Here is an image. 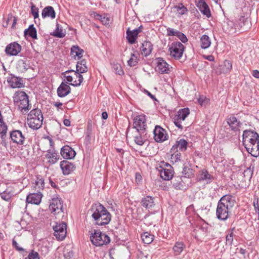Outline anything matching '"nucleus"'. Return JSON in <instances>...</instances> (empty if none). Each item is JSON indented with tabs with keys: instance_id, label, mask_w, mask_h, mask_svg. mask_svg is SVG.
Returning <instances> with one entry per match:
<instances>
[{
	"instance_id": "61",
	"label": "nucleus",
	"mask_w": 259,
	"mask_h": 259,
	"mask_svg": "<svg viewBox=\"0 0 259 259\" xmlns=\"http://www.w3.org/2000/svg\"><path fill=\"white\" fill-rule=\"evenodd\" d=\"M64 124L65 126H69L70 125V121L68 119H65L63 121Z\"/></svg>"
},
{
	"instance_id": "15",
	"label": "nucleus",
	"mask_w": 259,
	"mask_h": 259,
	"mask_svg": "<svg viewBox=\"0 0 259 259\" xmlns=\"http://www.w3.org/2000/svg\"><path fill=\"white\" fill-rule=\"evenodd\" d=\"M21 50V46L17 42H13L8 45L5 49L6 53L9 56H16Z\"/></svg>"
},
{
	"instance_id": "44",
	"label": "nucleus",
	"mask_w": 259,
	"mask_h": 259,
	"mask_svg": "<svg viewBox=\"0 0 259 259\" xmlns=\"http://www.w3.org/2000/svg\"><path fill=\"white\" fill-rule=\"evenodd\" d=\"M183 174L185 178H191L194 175L193 169L186 166H185L183 168Z\"/></svg>"
},
{
	"instance_id": "57",
	"label": "nucleus",
	"mask_w": 259,
	"mask_h": 259,
	"mask_svg": "<svg viewBox=\"0 0 259 259\" xmlns=\"http://www.w3.org/2000/svg\"><path fill=\"white\" fill-rule=\"evenodd\" d=\"M12 245L13 246H14L16 249L18 250V251H23L24 249L22 247H21L19 246L18 244L17 243V242H16V240H15L14 239H13L12 240Z\"/></svg>"
},
{
	"instance_id": "59",
	"label": "nucleus",
	"mask_w": 259,
	"mask_h": 259,
	"mask_svg": "<svg viewBox=\"0 0 259 259\" xmlns=\"http://www.w3.org/2000/svg\"><path fill=\"white\" fill-rule=\"evenodd\" d=\"M204 58L210 61H213L214 60V57L212 55L204 56Z\"/></svg>"
},
{
	"instance_id": "56",
	"label": "nucleus",
	"mask_w": 259,
	"mask_h": 259,
	"mask_svg": "<svg viewBox=\"0 0 259 259\" xmlns=\"http://www.w3.org/2000/svg\"><path fill=\"white\" fill-rule=\"evenodd\" d=\"M90 15L92 18H94L96 20L100 21V20L102 19V15L97 13L96 12H92L91 13Z\"/></svg>"
},
{
	"instance_id": "33",
	"label": "nucleus",
	"mask_w": 259,
	"mask_h": 259,
	"mask_svg": "<svg viewBox=\"0 0 259 259\" xmlns=\"http://www.w3.org/2000/svg\"><path fill=\"white\" fill-rule=\"evenodd\" d=\"M227 123L231 127L232 130L237 131L240 126V122L234 116H231L228 118Z\"/></svg>"
},
{
	"instance_id": "55",
	"label": "nucleus",
	"mask_w": 259,
	"mask_h": 259,
	"mask_svg": "<svg viewBox=\"0 0 259 259\" xmlns=\"http://www.w3.org/2000/svg\"><path fill=\"white\" fill-rule=\"evenodd\" d=\"M182 121H183L182 120L179 119L176 117L174 118V123L175 125L181 130L183 129V126L182 125Z\"/></svg>"
},
{
	"instance_id": "47",
	"label": "nucleus",
	"mask_w": 259,
	"mask_h": 259,
	"mask_svg": "<svg viewBox=\"0 0 259 259\" xmlns=\"http://www.w3.org/2000/svg\"><path fill=\"white\" fill-rule=\"evenodd\" d=\"M179 31L170 27L166 28V36H177Z\"/></svg>"
},
{
	"instance_id": "26",
	"label": "nucleus",
	"mask_w": 259,
	"mask_h": 259,
	"mask_svg": "<svg viewBox=\"0 0 259 259\" xmlns=\"http://www.w3.org/2000/svg\"><path fill=\"white\" fill-rule=\"evenodd\" d=\"M154 198L150 196H147L142 198V205L147 209H151L155 205Z\"/></svg>"
},
{
	"instance_id": "40",
	"label": "nucleus",
	"mask_w": 259,
	"mask_h": 259,
	"mask_svg": "<svg viewBox=\"0 0 259 259\" xmlns=\"http://www.w3.org/2000/svg\"><path fill=\"white\" fill-rule=\"evenodd\" d=\"M212 180L211 176L206 170L202 171L200 177L198 178V181L201 182L202 181H205L207 183H209Z\"/></svg>"
},
{
	"instance_id": "23",
	"label": "nucleus",
	"mask_w": 259,
	"mask_h": 259,
	"mask_svg": "<svg viewBox=\"0 0 259 259\" xmlns=\"http://www.w3.org/2000/svg\"><path fill=\"white\" fill-rule=\"evenodd\" d=\"M9 85L13 88H20L23 87V82L21 78L11 75L7 79Z\"/></svg>"
},
{
	"instance_id": "54",
	"label": "nucleus",
	"mask_w": 259,
	"mask_h": 259,
	"mask_svg": "<svg viewBox=\"0 0 259 259\" xmlns=\"http://www.w3.org/2000/svg\"><path fill=\"white\" fill-rule=\"evenodd\" d=\"M177 37H178L184 43L188 41L186 36L180 31L179 32Z\"/></svg>"
},
{
	"instance_id": "17",
	"label": "nucleus",
	"mask_w": 259,
	"mask_h": 259,
	"mask_svg": "<svg viewBox=\"0 0 259 259\" xmlns=\"http://www.w3.org/2000/svg\"><path fill=\"white\" fill-rule=\"evenodd\" d=\"M157 69L161 74L168 73L170 71V65L162 58H157Z\"/></svg>"
},
{
	"instance_id": "50",
	"label": "nucleus",
	"mask_w": 259,
	"mask_h": 259,
	"mask_svg": "<svg viewBox=\"0 0 259 259\" xmlns=\"http://www.w3.org/2000/svg\"><path fill=\"white\" fill-rule=\"evenodd\" d=\"M137 63V57L134 54H132L131 58L127 62L128 65L131 67L135 66Z\"/></svg>"
},
{
	"instance_id": "12",
	"label": "nucleus",
	"mask_w": 259,
	"mask_h": 259,
	"mask_svg": "<svg viewBox=\"0 0 259 259\" xmlns=\"http://www.w3.org/2000/svg\"><path fill=\"white\" fill-rule=\"evenodd\" d=\"M154 138L157 142H162L167 139L166 131L159 125H156L153 131Z\"/></svg>"
},
{
	"instance_id": "31",
	"label": "nucleus",
	"mask_w": 259,
	"mask_h": 259,
	"mask_svg": "<svg viewBox=\"0 0 259 259\" xmlns=\"http://www.w3.org/2000/svg\"><path fill=\"white\" fill-rule=\"evenodd\" d=\"M245 148L251 156L255 157L259 156V142H258V143H255V144H251L250 147H246Z\"/></svg>"
},
{
	"instance_id": "42",
	"label": "nucleus",
	"mask_w": 259,
	"mask_h": 259,
	"mask_svg": "<svg viewBox=\"0 0 259 259\" xmlns=\"http://www.w3.org/2000/svg\"><path fill=\"white\" fill-rule=\"evenodd\" d=\"M232 67V63L229 60H225L222 66L221 69L223 73H227L231 70Z\"/></svg>"
},
{
	"instance_id": "37",
	"label": "nucleus",
	"mask_w": 259,
	"mask_h": 259,
	"mask_svg": "<svg viewBox=\"0 0 259 259\" xmlns=\"http://www.w3.org/2000/svg\"><path fill=\"white\" fill-rule=\"evenodd\" d=\"M86 61L82 60L80 62H77L76 64V71L79 73H83L87 72L88 68L86 66Z\"/></svg>"
},
{
	"instance_id": "53",
	"label": "nucleus",
	"mask_w": 259,
	"mask_h": 259,
	"mask_svg": "<svg viewBox=\"0 0 259 259\" xmlns=\"http://www.w3.org/2000/svg\"><path fill=\"white\" fill-rule=\"evenodd\" d=\"M28 257L29 259H39V255L37 252L34 250H31V251L29 253Z\"/></svg>"
},
{
	"instance_id": "45",
	"label": "nucleus",
	"mask_w": 259,
	"mask_h": 259,
	"mask_svg": "<svg viewBox=\"0 0 259 259\" xmlns=\"http://www.w3.org/2000/svg\"><path fill=\"white\" fill-rule=\"evenodd\" d=\"M112 69L116 74L120 75L123 74V71L120 64L118 63H113L112 65Z\"/></svg>"
},
{
	"instance_id": "41",
	"label": "nucleus",
	"mask_w": 259,
	"mask_h": 259,
	"mask_svg": "<svg viewBox=\"0 0 259 259\" xmlns=\"http://www.w3.org/2000/svg\"><path fill=\"white\" fill-rule=\"evenodd\" d=\"M141 238L143 242L145 244H149L153 240V236L148 232H145L141 235Z\"/></svg>"
},
{
	"instance_id": "58",
	"label": "nucleus",
	"mask_w": 259,
	"mask_h": 259,
	"mask_svg": "<svg viewBox=\"0 0 259 259\" xmlns=\"http://www.w3.org/2000/svg\"><path fill=\"white\" fill-rule=\"evenodd\" d=\"M100 21L104 25H107L109 23L110 19L108 17H103L102 16V19L100 20Z\"/></svg>"
},
{
	"instance_id": "8",
	"label": "nucleus",
	"mask_w": 259,
	"mask_h": 259,
	"mask_svg": "<svg viewBox=\"0 0 259 259\" xmlns=\"http://www.w3.org/2000/svg\"><path fill=\"white\" fill-rule=\"evenodd\" d=\"M168 47V52L171 57L175 59H180L182 57L185 48L182 44L174 42Z\"/></svg>"
},
{
	"instance_id": "35",
	"label": "nucleus",
	"mask_w": 259,
	"mask_h": 259,
	"mask_svg": "<svg viewBox=\"0 0 259 259\" xmlns=\"http://www.w3.org/2000/svg\"><path fill=\"white\" fill-rule=\"evenodd\" d=\"M200 46L202 49L208 48L211 45V40L209 36L206 34L203 35L200 38Z\"/></svg>"
},
{
	"instance_id": "9",
	"label": "nucleus",
	"mask_w": 259,
	"mask_h": 259,
	"mask_svg": "<svg viewBox=\"0 0 259 259\" xmlns=\"http://www.w3.org/2000/svg\"><path fill=\"white\" fill-rule=\"evenodd\" d=\"M133 125L135 131L145 132L146 127V116L143 114L136 116L134 119Z\"/></svg>"
},
{
	"instance_id": "34",
	"label": "nucleus",
	"mask_w": 259,
	"mask_h": 259,
	"mask_svg": "<svg viewBox=\"0 0 259 259\" xmlns=\"http://www.w3.org/2000/svg\"><path fill=\"white\" fill-rule=\"evenodd\" d=\"M35 185L34 188L37 191H40L41 190H43L45 187L44 180L41 176H37L35 180Z\"/></svg>"
},
{
	"instance_id": "22",
	"label": "nucleus",
	"mask_w": 259,
	"mask_h": 259,
	"mask_svg": "<svg viewBox=\"0 0 259 259\" xmlns=\"http://www.w3.org/2000/svg\"><path fill=\"white\" fill-rule=\"evenodd\" d=\"M60 167L64 175L70 174L75 169L74 165L67 160H63L60 162Z\"/></svg>"
},
{
	"instance_id": "11",
	"label": "nucleus",
	"mask_w": 259,
	"mask_h": 259,
	"mask_svg": "<svg viewBox=\"0 0 259 259\" xmlns=\"http://www.w3.org/2000/svg\"><path fill=\"white\" fill-rule=\"evenodd\" d=\"M259 136L256 132L251 131H245L243 134V144L245 147H250L251 142H256V139Z\"/></svg>"
},
{
	"instance_id": "24",
	"label": "nucleus",
	"mask_w": 259,
	"mask_h": 259,
	"mask_svg": "<svg viewBox=\"0 0 259 259\" xmlns=\"http://www.w3.org/2000/svg\"><path fill=\"white\" fill-rule=\"evenodd\" d=\"M200 11L204 15H205L207 18H209L211 16L210 11L209 8L207 4L204 2V0H200L198 1L197 5Z\"/></svg>"
},
{
	"instance_id": "52",
	"label": "nucleus",
	"mask_w": 259,
	"mask_h": 259,
	"mask_svg": "<svg viewBox=\"0 0 259 259\" xmlns=\"http://www.w3.org/2000/svg\"><path fill=\"white\" fill-rule=\"evenodd\" d=\"M233 235L234 234L233 232H231L229 234H228L226 237V244L231 245L232 244L233 241Z\"/></svg>"
},
{
	"instance_id": "19",
	"label": "nucleus",
	"mask_w": 259,
	"mask_h": 259,
	"mask_svg": "<svg viewBox=\"0 0 259 259\" xmlns=\"http://www.w3.org/2000/svg\"><path fill=\"white\" fill-rule=\"evenodd\" d=\"M42 194L40 191L29 194L26 198V202L36 205H38L41 201Z\"/></svg>"
},
{
	"instance_id": "43",
	"label": "nucleus",
	"mask_w": 259,
	"mask_h": 259,
	"mask_svg": "<svg viewBox=\"0 0 259 259\" xmlns=\"http://www.w3.org/2000/svg\"><path fill=\"white\" fill-rule=\"evenodd\" d=\"M175 9L179 14L182 15L186 13L187 12V9L182 4H179L178 5L175 7Z\"/></svg>"
},
{
	"instance_id": "36",
	"label": "nucleus",
	"mask_w": 259,
	"mask_h": 259,
	"mask_svg": "<svg viewBox=\"0 0 259 259\" xmlns=\"http://www.w3.org/2000/svg\"><path fill=\"white\" fill-rule=\"evenodd\" d=\"M189 114V109L188 108L181 109L178 112L176 118L184 121Z\"/></svg>"
},
{
	"instance_id": "49",
	"label": "nucleus",
	"mask_w": 259,
	"mask_h": 259,
	"mask_svg": "<svg viewBox=\"0 0 259 259\" xmlns=\"http://www.w3.org/2000/svg\"><path fill=\"white\" fill-rule=\"evenodd\" d=\"M31 12L34 19L38 18V9L33 4H31Z\"/></svg>"
},
{
	"instance_id": "16",
	"label": "nucleus",
	"mask_w": 259,
	"mask_h": 259,
	"mask_svg": "<svg viewBox=\"0 0 259 259\" xmlns=\"http://www.w3.org/2000/svg\"><path fill=\"white\" fill-rule=\"evenodd\" d=\"M59 155L54 149L48 150L45 155V158L50 164L56 163L59 159Z\"/></svg>"
},
{
	"instance_id": "60",
	"label": "nucleus",
	"mask_w": 259,
	"mask_h": 259,
	"mask_svg": "<svg viewBox=\"0 0 259 259\" xmlns=\"http://www.w3.org/2000/svg\"><path fill=\"white\" fill-rule=\"evenodd\" d=\"M252 75L256 78H259V71L257 70H253Z\"/></svg>"
},
{
	"instance_id": "28",
	"label": "nucleus",
	"mask_w": 259,
	"mask_h": 259,
	"mask_svg": "<svg viewBox=\"0 0 259 259\" xmlns=\"http://www.w3.org/2000/svg\"><path fill=\"white\" fill-rule=\"evenodd\" d=\"M188 146V142L186 140L181 139L178 140L176 144L171 148V150H175L176 149H179L181 151H185L187 150Z\"/></svg>"
},
{
	"instance_id": "2",
	"label": "nucleus",
	"mask_w": 259,
	"mask_h": 259,
	"mask_svg": "<svg viewBox=\"0 0 259 259\" xmlns=\"http://www.w3.org/2000/svg\"><path fill=\"white\" fill-rule=\"evenodd\" d=\"M92 218L95 224L99 226L107 225L111 221V215L106 208L101 204H96L92 207Z\"/></svg>"
},
{
	"instance_id": "46",
	"label": "nucleus",
	"mask_w": 259,
	"mask_h": 259,
	"mask_svg": "<svg viewBox=\"0 0 259 259\" xmlns=\"http://www.w3.org/2000/svg\"><path fill=\"white\" fill-rule=\"evenodd\" d=\"M52 35L54 36L59 37V38H63L65 36V33H64L61 29H59V26L57 24V27L55 30L52 33Z\"/></svg>"
},
{
	"instance_id": "27",
	"label": "nucleus",
	"mask_w": 259,
	"mask_h": 259,
	"mask_svg": "<svg viewBox=\"0 0 259 259\" xmlns=\"http://www.w3.org/2000/svg\"><path fill=\"white\" fill-rule=\"evenodd\" d=\"M152 49L151 43L148 41H144L140 48L142 54L145 57L151 54Z\"/></svg>"
},
{
	"instance_id": "32",
	"label": "nucleus",
	"mask_w": 259,
	"mask_h": 259,
	"mask_svg": "<svg viewBox=\"0 0 259 259\" xmlns=\"http://www.w3.org/2000/svg\"><path fill=\"white\" fill-rule=\"evenodd\" d=\"M83 53V50L77 46H73L71 49V55L72 57L77 59L81 58Z\"/></svg>"
},
{
	"instance_id": "13",
	"label": "nucleus",
	"mask_w": 259,
	"mask_h": 259,
	"mask_svg": "<svg viewBox=\"0 0 259 259\" xmlns=\"http://www.w3.org/2000/svg\"><path fill=\"white\" fill-rule=\"evenodd\" d=\"M62 207L63 205L60 199L58 197L52 199L49 205V209L52 213L55 214L59 213L62 211Z\"/></svg>"
},
{
	"instance_id": "5",
	"label": "nucleus",
	"mask_w": 259,
	"mask_h": 259,
	"mask_svg": "<svg viewBox=\"0 0 259 259\" xmlns=\"http://www.w3.org/2000/svg\"><path fill=\"white\" fill-rule=\"evenodd\" d=\"M63 75L67 80V83L74 86H79L82 83L83 78L81 73L73 70H68L63 73Z\"/></svg>"
},
{
	"instance_id": "51",
	"label": "nucleus",
	"mask_w": 259,
	"mask_h": 259,
	"mask_svg": "<svg viewBox=\"0 0 259 259\" xmlns=\"http://www.w3.org/2000/svg\"><path fill=\"white\" fill-rule=\"evenodd\" d=\"M181 154L179 152L172 154L171 156V160L173 162H177L181 160Z\"/></svg>"
},
{
	"instance_id": "25",
	"label": "nucleus",
	"mask_w": 259,
	"mask_h": 259,
	"mask_svg": "<svg viewBox=\"0 0 259 259\" xmlns=\"http://www.w3.org/2000/svg\"><path fill=\"white\" fill-rule=\"evenodd\" d=\"M41 17L45 19L50 18L54 19L56 17V13L54 8L52 6H47L43 9L41 12Z\"/></svg>"
},
{
	"instance_id": "18",
	"label": "nucleus",
	"mask_w": 259,
	"mask_h": 259,
	"mask_svg": "<svg viewBox=\"0 0 259 259\" xmlns=\"http://www.w3.org/2000/svg\"><path fill=\"white\" fill-rule=\"evenodd\" d=\"M60 153L62 156L66 159H73L76 155L75 151L68 145L64 146L61 148Z\"/></svg>"
},
{
	"instance_id": "39",
	"label": "nucleus",
	"mask_w": 259,
	"mask_h": 259,
	"mask_svg": "<svg viewBox=\"0 0 259 259\" xmlns=\"http://www.w3.org/2000/svg\"><path fill=\"white\" fill-rule=\"evenodd\" d=\"M185 245L182 242H177L173 247V250L176 255H179L184 250Z\"/></svg>"
},
{
	"instance_id": "21",
	"label": "nucleus",
	"mask_w": 259,
	"mask_h": 259,
	"mask_svg": "<svg viewBox=\"0 0 259 259\" xmlns=\"http://www.w3.org/2000/svg\"><path fill=\"white\" fill-rule=\"evenodd\" d=\"M141 31L142 29L140 27L133 30H131L128 28L126 30V38L127 39L129 43L131 44H134L138 34Z\"/></svg>"
},
{
	"instance_id": "3",
	"label": "nucleus",
	"mask_w": 259,
	"mask_h": 259,
	"mask_svg": "<svg viewBox=\"0 0 259 259\" xmlns=\"http://www.w3.org/2000/svg\"><path fill=\"white\" fill-rule=\"evenodd\" d=\"M43 115L40 109H32L28 114L27 122L29 127L33 130L39 128L42 124Z\"/></svg>"
},
{
	"instance_id": "62",
	"label": "nucleus",
	"mask_w": 259,
	"mask_h": 259,
	"mask_svg": "<svg viewBox=\"0 0 259 259\" xmlns=\"http://www.w3.org/2000/svg\"><path fill=\"white\" fill-rule=\"evenodd\" d=\"M102 117L104 119H106L108 118V114L106 112H103L102 113Z\"/></svg>"
},
{
	"instance_id": "30",
	"label": "nucleus",
	"mask_w": 259,
	"mask_h": 259,
	"mask_svg": "<svg viewBox=\"0 0 259 259\" xmlns=\"http://www.w3.org/2000/svg\"><path fill=\"white\" fill-rule=\"evenodd\" d=\"M144 133L145 132L142 133L138 131H135V133H134V135L133 136L134 140L137 145L142 146L145 142L146 139L144 136H143Z\"/></svg>"
},
{
	"instance_id": "14",
	"label": "nucleus",
	"mask_w": 259,
	"mask_h": 259,
	"mask_svg": "<svg viewBox=\"0 0 259 259\" xmlns=\"http://www.w3.org/2000/svg\"><path fill=\"white\" fill-rule=\"evenodd\" d=\"M10 138L13 143L18 145L24 144L25 137L20 130H14L10 133Z\"/></svg>"
},
{
	"instance_id": "38",
	"label": "nucleus",
	"mask_w": 259,
	"mask_h": 259,
	"mask_svg": "<svg viewBox=\"0 0 259 259\" xmlns=\"http://www.w3.org/2000/svg\"><path fill=\"white\" fill-rule=\"evenodd\" d=\"M24 35H29L33 39L37 38L36 30L33 25H30L28 28L25 30Z\"/></svg>"
},
{
	"instance_id": "64",
	"label": "nucleus",
	"mask_w": 259,
	"mask_h": 259,
	"mask_svg": "<svg viewBox=\"0 0 259 259\" xmlns=\"http://www.w3.org/2000/svg\"><path fill=\"white\" fill-rule=\"evenodd\" d=\"M54 106L57 107H60L62 106V103L61 102H55L54 103Z\"/></svg>"
},
{
	"instance_id": "29",
	"label": "nucleus",
	"mask_w": 259,
	"mask_h": 259,
	"mask_svg": "<svg viewBox=\"0 0 259 259\" xmlns=\"http://www.w3.org/2000/svg\"><path fill=\"white\" fill-rule=\"evenodd\" d=\"M172 186L177 190H182L185 188L182 178L180 176L175 177L172 180Z\"/></svg>"
},
{
	"instance_id": "48",
	"label": "nucleus",
	"mask_w": 259,
	"mask_h": 259,
	"mask_svg": "<svg viewBox=\"0 0 259 259\" xmlns=\"http://www.w3.org/2000/svg\"><path fill=\"white\" fill-rule=\"evenodd\" d=\"M12 195L13 194L11 193V191L7 189L1 194V197L3 199L8 201L11 198Z\"/></svg>"
},
{
	"instance_id": "63",
	"label": "nucleus",
	"mask_w": 259,
	"mask_h": 259,
	"mask_svg": "<svg viewBox=\"0 0 259 259\" xmlns=\"http://www.w3.org/2000/svg\"><path fill=\"white\" fill-rule=\"evenodd\" d=\"M146 93L151 99L156 100V99L155 98L154 96L152 94H151L149 92H148V91H146Z\"/></svg>"
},
{
	"instance_id": "6",
	"label": "nucleus",
	"mask_w": 259,
	"mask_h": 259,
	"mask_svg": "<svg viewBox=\"0 0 259 259\" xmlns=\"http://www.w3.org/2000/svg\"><path fill=\"white\" fill-rule=\"evenodd\" d=\"M90 239L92 243L97 246L108 244L110 241V238L107 235L96 230H94L93 232L91 233Z\"/></svg>"
},
{
	"instance_id": "4",
	"label": "nucleus",
	"mask_w": 259,
	"mask_h": 259,
	"mask_svg": "<svg viewBox=\"0 0 259 259\" xmlns=\"http://www.w3.org/2000/svg\"><path fill=\"white\" fill-rule=\"evenodd\" d=\"M14 102L23 114H25L30 109L28 97L22 91L17 92L14 96Z\"/></svg>"
},
{
	"instance_id": "1",
	"label": "nucleus",
	"mask_w": 259,
	"mask_h": 259,
	"mask_svg": "<svg viewBox=\"0 0 259 259\" xmlns=\"http://www.w3.org/2000/svg\"><path fill=\"white\" fill-rule=\"evenodd\" d=\"M234 198L230 195H225L219 201L216 209L217 218L225 221L230 217V210L235 204Z\"/></svg>"
},
{
	"instance_id": "20",
	"label": "nucleus",
	"mask_w": 259,
	"mask_h": 259,
	"mask_svg": "<svg viewBox=\"0 0 259 259\" xmlns=\"http://www.w3.org/2000/svg\"><path fill=\"white\" fill-rule=\"evenodd\" d=\"M68 83L62 82L57 89V95L62 98L67 96L71 92V88Z\"/></svg>"
},
{
	"instance_id": "10",
	"label": "nucleus",
	"mask_w": 259,
	"mask_h": 259,
	"mask_svg": "<svg viewBox=\"0 0 259 259\" xmlns=\"http://www.w3.org/2000/svg\"><path fill=\"white\" fill-rule=\"evenodd\" d=\"M66 227L67 225L64 222L56 223L53 227L54 236L58 240H62L65 238L67 233Z\"/></svg>"
},
{
	"instance_id": "7",
	"label": "nucleus",
	"mask_w": 259,
	"mask_h": 259,
	"mask_svg": "<svg viewBox=\"0 0 259 259\" xmlns=\"http://www.w3.org/2000/svg\"><path fill=\"white\" fill-rule=\"evenodd\" d=\"M161 178L166 181L170 180L174 176L172 167L168 163L164 161L161 163V165L158 168Z\"/></svg>"
}]
</instances>
